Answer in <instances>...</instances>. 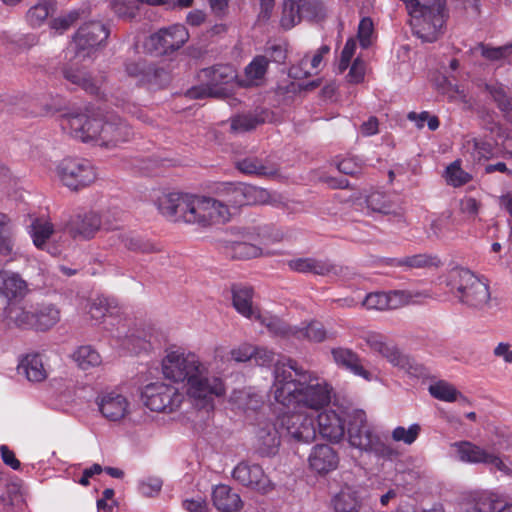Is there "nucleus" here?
Listing matches in <instances>:
<instances>
[{
  "label": "nucleus",
  "mask_w": 512,
  "mask_h": 512,
  "mask_svg": "<svg viewBox=\"0 0 512 512\" xmlns=\"http://www.w3.org/2000/svg\"><path fill=\"white\" fill-rule=\"evenodd\" d=\"M439 260L437 257L428 254H416L404 257V270L420 269L430 266H437Z\"/></svg>",
  "instance_id": "obj_56"
},
{
  "label": "nucleus",
  "mask_w": 512,
  "mask_h": 512,
  "mask_svg": "<svg viewBox=\"0 0 512 512\" xmlns=\"http://www.w3.org/2000/svg\"><path fill=\"white\" fill-rule=\"evenodd\" d=\"M337 168L343 174L354 176L361 172L362 162L355 157H347L338 162Z\"/></svg>",
  "instance_id": "obj_63"
},
{
  "label": "nucleus",
  "mask_w": 512,
  "mask_h": 512,
  "mask_svg": "<svg viewBox=\"0 0 512 512\" xmlns=\"http://www.w3.org/2000/svg\"><path fill=\"white\" fill-rule=\"evenodd\" d=\"M455 458L463 463L484 464L512 476V464H508L507 457H501L499 453L481 447L471 441H458L450 445Z\"/></svg>",
  "instance_id": "obj_7"
},
{
  "label": "nucleus",
  "mask_w": 512,
  "mask_h": 512,
  "mask_svg": "<svg viewBox=\"0 0 512 512\" xmlns=\"http://www.w3.org/2000/svg\"><path fill=\"white\" fill-rule=\"evenodd\" d=\"M445 179L449 185L459 187L468 183L471 176L461 168L460 161L456 160L446 168Z\"/></svg>",
  "instance_id": "obj_53"
},
{
  "label": "nucleus",
  "mask_w": 512,
  "mask_h": 512,
  "mask_svg": "<svg viewBox=\"0 0 512 512\" xmlns=\"http://www.w3.org/2000/svg\"><path fill=\"white\" fill-rule=\"evenodd\" d=\"M112 8L121 18H133L135 16L136 6L132 0H113Z\"/></svg>",
  "instance_id": "obj_62"
},
{
  "label": "nucleus",
  "mask_w": 512,
  "mask_h": 512,
  "mask_svg": "<svg viewBox=\"0 0 512 512\" xmlns=\"http://www.w3.org/2000/svg\"><path fill=\"white\" fill-rule=\"evenodd\" d=\"M107 312L108 303L106 298L97 297L90 303L88 313L92 319L99 321L105 317Z\"/></svg>",
  "instance_id": "obj_64"
},
{
  "label": "nucleus",
  "mask_w": 512,
  "mask_h": 512,
  "mask_svg": "<svg viewBox=\"0 0 512 512\" xmlns=\"http://www.w3.org/2000/svg\"><path fill=\"white\" fill-rule=\"evenodd\" d=\"M225 392L224 381L218 376H209L208 367L204 363L187 382V395L201 407L210 405L216 397L223 396Z\"/></svg>",
  "instance_id": "obj_10"
},
{
  "label": "nucleus",
  "mask_w": 512,
  "mask_h": 512,
  "mask_svg": "<svg viewBox=\"0 0 512 512\" xmlns=\"http://www.w3.org/2000/svg\"><path fill=\"white\" fill-rule=\"evenodd\" d=\"M254 350L252 360L256 365L268 367L274 362L275 353L272 350L263 346H254Z\"/></svg>",
  "instance_id": "obj_61"
},
{
  "label": "nucleus",
  "mask_w": 512,
  "mask_h": 512,
  "mask_svg": "<svg viewBox=\"0 0 512 512\" xmlns=\"http://www.w3.org/2000/svg\"><path fill=\"white\" fill-rule=\"evenodd\" d=\"M73 359L82 370H89L102 364V357L91 345H83L73 353Z\"/></svg>",
  "instance_id": "obj_45"
},
{
  "label": "nucleus",
  "mask_w": 512,
  "mask_h": 512,
  "mask_svg": "<svg viewBox=\"0 0 512 512\" xmlns=\"http://www.w3.org/2000/svg\"><path fill=\"white\" fill-rule=\"evenodd\" d=\"M329 50L330 49L327 45L321 46L311 59L304 57L300 62L301 67H306L308 64H310V66H311L310 70H305L303 72V74H301L298 71V68L292 67L290 74L295 78L308 77V76L315 74L318 71L320 64L323 60V55L327 54L329 52Z\"/></svg>",
  "instance_id": "obj_49"
},
{
  "label": "nucleus",
  "mask_w": 512,
  "mask_h": 512,
  "mask_svg": "<svg viewBox=\"0 0 512 512\" xmlns=\"http://www.w3.org/2000/svg\"><path fill=\"white\" fill-rule=\"evenodd\" d=\"M54 233V225L45 218H36L29 227V234L33 244L38 249H46L48 239Z\"/></svg>",
  "instance_id": "obj_41"
},
{
  "label": "nucleus",
  "mask_w": 512,
  "mask_h": 512,
  "mask_svg": "<svg viewBox=\"0 0 512 512\" xmlns=\"http://www.w3.org/2000/svg\"><path fill=\"white\" fill-rule=\"evenodd\" d=\"M314 415L303 410H291L277 417V427L283 438L299 443H309L316 438Z\"/></svg>",
  "instance_id": "obj_9"
},
{
  "label": "nucleus",
  "mask_w": 512,
  "mask_h": 512,
  "mask_svg": "<svg viewBox=\"0 0 512 512\" xmlns=\"http://www.w3.org/2000/svg\"><path fill=\"white\" fill-rule=\"evenodd\" d=\"M266 227L264 228H257L256 233H248L246 240L235 242L233 245V251L235 257L241 258V259H250L255 258L261 255V249L250 242L248 240H255L256 237L258 238H265V232Z\"/></svg>",
  "instance_id": "obj_44"
},
{
  "label": "nucleus",
  "mask_w": 512,
  "mask_h": 512,
  "mask_svg": "<svg viewBox=\"0 0 512 512\" xmlns=\"http://www.w3.org/2000/svg\"><path fill=\"white\" fill-rule=\"evenodd\" d=\"M54 12L52 0H42L27 12V21L33 27L40 26Z\"/></svg>",
  "instance_id": "obj_48"
},
{
  "label": "nucleus",
  "mask_w": 512,
  "mask_h": 512,
  "mask_svg": "<svg viewBox=\"0 0 512 512\" xmlns=\"http://www.w3.org/2000/svg\"><path fill=\"white\" fill-rule=\"evenodd\" d=\"M232 302L236 311L243 317L252 319L258 313V310L253 306V289L251 287L233 286Z\"/></svg>",
  "instance_id": "obj_31"
},
{
  "label": "nucleus",
  "mask_w": 512,
  "mask_h": 512,
  "mask_svg": "<svg viewBox=\"0 0 512 512\" xmlns=\"http://www.w3.org/2000/svg\"><path fill=\"white\" fill-rule=\"evenodd\" d=\"M15 224L13 220L5 213H0V256L6 259V262H12L18 259L19 253L15 250Z\"/></svg>",
  "instance_id": "obj_24"
},
{
  "label": "nucleus",
  "mask_w": 512,
  "mask_h": 512,
  "mask_svg": "<svg viewBox=\"0 0 512 512\" xmlns=\"http://www.w3.org/2000/svg\"><path fill=\"white\" fill-rule=\"evenodd\" d=\"M409 300L410 297L405 291L394 290L388 293H369L363 300L362 304L367 309L386 310L397 309L407 304Z\"/></svg>",
  "instance_id": "obj_22"
},
{
  "label": "nucleus",
  "mask_w": 512,
  "mask_h": 512,
  "mask_svg": "<svg viewBox=\"0 0 512 512\" xmlns=\"http://www.w3.org/2000/svg\"><path fill=\"white\" fill-rule=\"evenodd\" d=\"M17 372L31 382H41L47 377L42 359L37 354L26 355L18 364Z\"/></svg>",
  "instance_id": "obj_34"
},
{
  "label": "nucleus",
  "mask_w": 512,
  "mask_h": 512,
  "mask_svg": "<svg viewBox=\"0 0 512 512\" xmlns=\"http://www.w3.org/2000/svg\"><path fill=\"white\" fill-rule=\"evenodd\" d=\"M339 464L337 451L328 444H316L308 456V466L318 475H327L334 471Z\"/></svg>",
  "instance_id": "obj_19"
},
{
  "label": "nucleus",
  "mask_w": 512,
  "mask_h": 512,
  "mask_svg": "<svg viewBox=\"0 0 512 512\" xmlns=\"http://www.w3.org/2000/svg\"><path fill=\"white\" fill-rule=\"evenodd\" d=\"M188 39L189 33L185 26L174 24L151 35L146 45L159 54H166L181 48Z\"/></svg>",
  "instance_id": "obj_17"
},
{
  "label": "nucleus",
  "mask_w": 512,
  "mask_h": 512,
  "mask_svg": "<svg viewBox=\"0 0 512 512\" xmlns=\"http://www.w3.org/2000/svg\"><path fill=\"white\" fill-rule=\"evenodd\" d=\"M348 440L352 447L374 453L383 459H392L397 453L374 432L363 411H356L348 428Z\"/></svg>",
  "instance_id": "obj_5"
},
{
  "label": "nucleus",
  "mask_w": 512,
  "mask_h": 512,
  "mask_svg": "<svg viewBox=\"0 0 512 512\" xmlns=\"http://www.w3.org/2000/svg\"><path fill=\"white\" fill-rule=\"evenodd\" d=\"M408 119L415 123L416 127L422 129L427 122V126L431 131H435L439 127V120L436 116H431L428 112L421 113L410 112Z\"/></svg>",
  "instance_id": "obj_59"
},
{
  "label": "nucleus",
  "mask_w": 512,
  "mask_h": 512,
  "mask_svg": "<svg viewBox=\"0 0 512 512\" xmlns=\"http://www.w3.org/2000/svg\"><path fill=\"white\" fill-rule=\"evenodd\" d=\"M319 434L331 441L339 442L345 434L344 420L334 410H325L317 415Z\"/></svg>",
  "instance_id": "obj_23"
},
{
  "label": "nucleus",
  "mask_w": 512,
  "mask_h": 512,
  "mask_svg": "<svg viewBox=\"0 0 512 512\" xmlns=\"http://www.w3.org/2000/svg\"><path fill=\"white\" fill-rule=\"evenodd\" d=\"M254 319L260 321L268 330L277 336L292 335L293 329L288 327L281 319L274 316H262L259 312Z\"/></svg>",
  "instance_id": "obj_54"
},
{
  "label": "nucleus",
  "mask_w": 512,
  "mask_h": 512,
  "mask_svg": "<svg viewBox=\"0 0 512 512\" xmlns=\"http://www.w3.org/2000/svg\"><path fill=\"white\" fill-rule=\"evenodd\" d=\"M421 426L417 423L410 425L408 428L397 426L392 431V439L395 442H403L407 445L413 444L419 437Z\"/></svg>",
  "instance_id": "obj_55"
},
{
  "label": "nucleus",
  "mask_w": 512,
  "mask_h": 512,
  "mask_svg": "<svg viewBox=\"0 0 512 512\" xmlns=\"http://www.w3.org/2000/svg\"><path fill=\"white\" fill-rule=\"evenodd\" d=\"M109 31L104 24L100 22L86 23L77 31L73 48L75 57L84 60L90 57L98 46H100L108 37Z\"/></svg>",
  "instance_id": "obj_16"
},
{
  "label": "nucleus",
  "mask_w": 512,
  "mask_h": 512,
  "mask_svg": "<svg viewBox=\"0 0 512 512\" xmlns=\"http://www.w3.org/2000/svg\"><path fill=\"white\" fill-rule=\"evenodd\" d=\"M291 270L300 273H314L317 275H328L334 271V266L327 261L314 258H297L288 261Z\"/></svg>",
  "instance_id": "obj_38"
},
{
  "label": "nucleus",
  "mask_w": 512,
  "mask_h": 512,
  "mask_svg": "<svg viewBox=\"0 0 512 512\" xmlns=\"http://www.w3.org/2000/svg\"><path fill=\"white\" fill-rule=\"evenodd\" d=\"M161 213L173 221L200 227L223 224L230 220V209L219 198L188 194H170L160 203Z\"/></svg>",
  "instance_id": "obj_2"
},
{
  "label": "nucleus",
  "mask_w": 512,
  "mask_h": 512,
  "mask_svg": "<svg viewBox=\"0 0 512 512\" xmlns=\"http://www.w3.org/2000/svg\"><path fill=\"white\" fill-rule=\"evenodd\" d=\"M369 212L379 214H390L393 212V205L387 196L381 192L370 193L364 201Z\"/></svg>",
  "instance_id": "obj_51"
},
{
  "label": "nucleus",
  "mask_w": 512,
  "mask_h": 512,
  "mask_svg": "<svg viewBox=\"0 0 512 512\" xmlns=\"http://www.w3.org/2000/svg\"><path fill=\"white\" fill-rule=\"evenodd\" d=\"M126 72L128 75L138 78L141 83H150L160 78L164 70L147 64L145 61H138L126 64Z\"/></svg>",
  "instance_id": "obj_43"
},
{
  "label": "nucleus",
  "mask_w": 512,
  "mask_h": 512,
  "mask_svg": "<svg viewBox=\"0 0 512 512\" xmlns=\"http://www.w3.org/2000/svg\"><path fill=\"white\" fill-rule=\"evenodd\" d=\"M336 512H358L361 507L358 491L349 485H345L332 500Z\"/></svg>",
  "instance_id": "obj_36"
},
{
  "label": "nucleus",
  "mask_w": 512,
  "mask_h": 512,
  "mask_svg": "<svg viewBox=\"0 0 512 512\" xmlns=\"http://www.w3.org/2000/svg\"><path fill=\"white\" fill-rule=\"evenodd\" d=\"M117 237L126 249L135 253L152 254L161 251L157 244L134 232H121L117 234Z\"/></svg>",
  "instance_id": "obj_35"
},
{
  "label": "nucleus",
  "mask_w": 512,
  "mask_h": 512,
  "mask_svg": "<svg viewBox=\"0 0 512 512\" xmlns=\"http://www.w3.org/2000/svg\"><path fill=\"white\" fill-rule=\"evenodd\" d=\"M331 354L334 362L353 373L356 376L362 377L363 379L370 381L372 374L362 365L360 357L351 349L348 348H333Z\"/></svg>",
  "instance_id": "obj_25"
},
{
  "label": "nucleus",
  "mask_w": 512,
  "mask_h": 512,
  "mask_svg": "<svg viewBox=\"0 0 512 512\" xmlns=\"http://www.w3.org/2000/svg\"><path fill=\"white\" fill-rule=\"evenodd\" d=\"M272 393L275 401L289 410L319 412L331 402L333 387L289 359L276 364Z\"/></svg>",
  "instance_id": "obj_1"
},
{
  "label": "nucleus",
  "mask_w": 512,
  "mask_h": 512,
  "mask_svg": "<svg viewBox=\"0 0 512 512\" xmlns=\"http://www.w3.org/2000/svg\"><path fill=\"white\" fill-rule=\"evenodd\" d=\"M212 500L214 506L221 512H238L242 505L240 496L224 484L214 488Z\"/></svg>",
  "instance_id": "obj_30"
},
{
  "label": "nucleus",
  "mask_w": 512,
  "mask_h": 512,
  "mask_svg": "<svg viewBox=\"0 0 512 512\" xmlns=\"http://www.w3.org/2000/svg\"><path fill=\"white\" fill-rule=\"evenodd\" d=\"M101 118L86 113H68L61 118V127L73 138L82 142L98 141Z\"/></svg>",
  "instance_id": "obj_15"
},
{
  "label": "nucleus",
  "mask_w": 512,
  "mask_h": 512,
  "mask_svg": "<svg viewBox=\"0 0 512 512\" xmlns=\"http://www.w3.org/2000/svg\"><path fill=\"white\" fill-rule=\"evenodd\" d=\"M411 17L412 33L422 43L438 41L446 31L449 10L446 0H403Z\"/></svg>",
  "instance_id": "obj_3"
},
{
  "label": "nucleus",
  "mask_w": 512,
  "mask_h": 512,
  "mask_svg": "<svg viewBox=\"0 0 512 512\" xmlns=\"http://www.w3.org/2000/svg\"><path fill=\"white\" fill-rule=\"evenodd\" d=\"M268 64L267 57H255L245 68V78L241 81V84L244 86L258 85L267 71Z\"/></svg>",
  "instance_id": "obj_46"
},
{
  "label": "nucleus",
  "mask_w": 512,
  "mask_h": 512,
  "mask_svg": "<svg viewBox=\"0 0 512 512\" xmlns=\"http://www.w3.org/2000/svg\"><path fill=\"white\" fill-rule=\"evenodd\" d=\"M64 79L72 85H75L91 95H98L100 91L99 83L83 68L67 66L62 70Z\"/></svg>",
  "instance_id": "obj_29"
},
{
  "label": "nucleus",
  "mask_w": 512,
  "mask_h": 512,
  "mask_svg": "<svg viewBox=\"0 0 512 512\" xmlns=\"http://www.w3.org/2000/svg\"><path fill=\"white\" fill-rule=\"evenodd\" d=\"M9 323L22 329H35L34 307L27 308L17 304H9L5 309Z\"/></svg>",
  "instance_id": "obj_37"
},
{
  "label": "nucleus",
  "mask_w": 512,
  "mask_h": 512,
  "mask_svg": "<svg viewBox=\"0 0 512 512\" xmlns=\"http://www.w3.org/2000/svg\"><path fill=\"white\" fill-rule=\"evenodd\" d=\"M203 85L192 87L187 95L192 99L204 97H226L230 95L237 79V73L233 66L216 65L203 69L199 74Z\"/></svg>",
  "instance_id": "obj_4"
},
{
  "label": "nucleus",
  "mask_w": 512,
  "mask_h": 512,
  "mask_svg": "<svg viewBox=\"0 0 512 512\" xmlns=\"http://www.w3.org/2000/svg\"><path fill=\"white\" fill-rule=\"evenodd\" d=\"M162 480L157 477H148L139 482V492L147 497L154 496L160 492Z\"/></svg>",
  "instance_id": "obj_60"
},
{
  "label": "nucleus",
  "mask_w": 512,
  "mask_h": 512,
  "mask_svg": "<svg viewBox=\"0 0 512 512\" xmlns=\"http://www.w3.org/2000/svg\"><path fill=\"white\" fill-rule=\"evenodd\" d=\"M268 118L269 112L265 109L239 114L231 119V129L237 133L248 132L265 123Z\"/></svg>",
  "instance_id": "obj_32"
},
{
  "label": "nucleus",
  "mask_w": 512,
  "mask_h": 512,
  "mask_svg": "<svg viewBox=\"0 0 512 512\" xmlns=\"http://www.w3.org/2000/svg\"><path fill=\"white\" fill-rule=\"evenodd\" d=\"M202 363L193 352L183 349L169 350L162 359V373L166 379L175 383H187Z\"/></svg>",
  "instance_id": "obj_11"
},
{
  "label": "nucleus",
  "mask_w": 512,
  "mask_h": 512,
  "mask_svg": "<svg viewBox=\"0 0 512 512\" xmlns=\"http://www.w3.org/2000/svg\"><path fill=\"white\" fill-rule=\"evenodd\" d=\"M254 345L244 342L232 348L229 352V360L236 363H245L252 360Z\"/></svg>",
  "instance_id": "obj_58"
},
{
  "label": "nucleus",
  "mask_w": 512,
  "mask_h": 512,
  "mask_svg": "<svg viewBox=\"0 0 512 512\" xmlns=\"http://www.w3.org/2000/svg\"><path fill=\"white\" fill-rule=\"evenodd\" d=\"M281 438H283V435L280 434L279 427H277V420L273 424H264L256 433L258 452L262 456L276 454Z\"/></svg>",
  "instance_id": "obj_26"
},
{
  "label": "nucleus",
  "mask_w": 512,
  "mask_h": 512,
  "mask_svg": "<svg viewBox=\"0 0 512 512\" xmlns=\"http://www.w3.org/2000/svg\"><path fill=\"white\" fill-rule=\"evenodd\" d=\"M383 356L395 367H398L410 375L417 376L422 373V367L409 356L401 353L396 347L390 346Z\"/></svg>",
  "instance_id": "obj_40"
},
{
  "label": "nucleus",
  "mask_w": 512,
  "mask_h": 512,
  "mask_svg": "<svg viewBox=\"0 0 512 512\" xmlns=\"http://www.w3.org/2000/svg\"><path fill=\"white\" fill-rule=\"evenodd\" d=\"M430 394L441 401L454 402L458 398H463L461 392H459L452 384L446 381H438L429 386Z\"/></svg>",
  "instance_id": "obj_50"
},
{
  "label": "nucleus",
  "mask_w": 512,
  "mask_h": 512,
  "mask_svg": "<svg viewBox=\"0 0 512 512\" xmlns=\"http://www.w3.org/2000/svg\"><path fill=\"white\" fill-rule=\"evenodd\" d=\"M142 399L151 411L172 413L181 406L184 395L173 385L155 382L144 387Z\"/></svg>",
  "instance_id": "obj_12"
},
{
  "label": "nucleus",
  "mask_w": 512,
  "mask_h": 512,
  "mask_svg": "<svg viewBox=\"0 0 512 512\" xmlns=\"http://www.w3.org/2000/svg\"><path fill=\"white\" fill-rule=\"evenodd\" d=\"M101 133L99 143L104 146H116L126 142L132 136L131 128L119 116L111 115L106 120H101Z\"/></svg>",
  "instance_id": "obj_20"
},
{
  "label": "nucleus",
  "mask_w": 512,
  "mask_h": 512,
  "mask_svg": "<svg viewBox=\"0 0 512 512\" xmlns=\"http://www.w3.org/2000/svg\"><path fill=\"white\" fill-rule=\"evenodd\" d=\"M232 477L241 485L261 493H267L273 488L269 477L258 464L240 462L233 469Z\"/></svg>",
  "instance_id": "obj_18"
},
{
  "label": "nucleus",
  "mask_w": 512,
  "mask_h": 512,
  "mask_svg": "<svg viewBox=\"0 0 512 512\" xmlns=\"http://www.w3.org/2000/svg\"><path fill=\"white\" fill-rule=\"evenodd\" d=\"M276 198V195L271 194L264 188L242 183V206L257 204L275 205L277 203Z\"/></svg>",
  "instance_id": "obj_39"
},
{
  "label": "nucleus",
  "mask_w": 512,
  "mask_h": 512,
  "mask_svg": "<svg viewBox=\"0 0 512 512\" xmlns=\"http://www.w3.org/2000/svg\"><path fill=\"white\" fill-rule=\"evenodd\" d=\"M28 293V284L19 273L0 270V295L8 300L23 298Z\"/></svg>",
  "instance_id": "obj_27"
},
{
  "label": "nucleus",
  "mask_w": 512,
  "mask_h": 512,
  "mask_svg": "<svg viewBox=\"0 0 512 512\" xmlns=\"http://www.w3.org/2000/svg\"><path fill=\"white\" fill-rule=\"evenodd\" d=\"M326 17L322 0H284L281 26L289 30L302 20L321 21Z\"/></svg>",
  "instance_id": "obj_13"
},
{
  "label": "nucleus",
  "mask_w": 512,
  "mask_h": 512,
  "mask_svg": "<svg viewBox=\"0 0 512 512\" xmlns=\"http://www.w3.org/2000/svg\"><path fill=\"white\" fill-rule=\"evenodd\" d=\"M35 329L46 331L55 326L61 318L60 309L52 303H41L34 307Z\"/></svg>",
  "instance_id": "obj_33"
},
{
  "label": "nucleus",
  "mask_w": 512,
  "mask_h": 512,
  "mask_svg": "<svg viewBox=\"0 0 512 512\" xmlns=\"http://www.w3.org/2000/svg\"><path fill=\"white\" fill-rule=\"evenodd\" d=\"M481 55L490 62L503 66L512 60V45L491 47L483 43L478 44Z\"/></svg>",
  "instance_id": "obj_47"
},
{
  "label": "nucleus",
  "mask_w": 512,
  "mask_h": 512,
  "mask_svg": "<svg viewBox=\"0 0 512 512\" xmlns=\"http://www.w3.org/2000/svg\"><path fill=\"white\" fill-rule=\"evenodd\" d=\"M56 175L60 182L72 191L91 185L97 178L94 165L87 159L67 157L56 165Z\"/></svg>",
  "instance_id": "obj_8"
},
{
  "label": "nucleus",
  "mask_w": 512,
  "mask_h": 512,
  "mask_svg": "<svg viewBox=\"0 0 512 512\" xmlns=\"http://www.w3.org/2000/svg\"><path fill=\"white\" fill-rule=\"evenodd\" d=\"M466 152L470 154L473 160L480 161L481 159L488 158L491 154V147L489 144L478 141L476 139L468 140L465 145Z\"/></svg>",
  "instance_id": "obj_57"
},
{
  "label": "nucleus",
  "mask_w": 512,
  "mask_h": 512,
  "mask_svg": "<svg viewBox=\"0 0 512 512\" xmlns=\"http://www.w3.org/2000/svg\"><path fill=\"white\" fill-rule=\"evenodd\" d=\"M118 227L117 223H112L108 219L103 220L95 211H85L72 216L66 225V230L73 238L89 240L101 229L113 231Z\"/></svg>",
  "instance_id": "obj_14"
},
{
  "label": "nucleus",
  "mask_w": 512,
  "mask_h": 512,
  "mask_svg": "<svg viewBox=\"0 0 512 512\" xmlns=\"http://www.w3.org/2000/svg\"><path fill=\"white\" fill-rule=\"evenodd\" d=\"M451 281L462 303L477 309H484L489 305L488 284L470 270L465 268L454 270Z\"/></svg>",
  "instance_id": "obj_6"
},
{
  "label": "nucleus",
  "mask_w": 512,
  "mask_h": 512,
  "mask_svg": "<svg viewBox=\"0 0 512 512\" xmlns=\"http://www.w3.org/2000/svg\"><path fill=\"white\" fill-rule=\"evenodd\" d=\"M97 405L103 417L110 421L121 420L130 411V403L127 398L116 391L98 396Z\"/></svg>",
  "instance_id": "obj_21"
},
{
  "label": "nucleus",
  "mask_w": 512,
  "mask_h": 512,
  "mask_svg": "<svg viewBox=\"0 0 512 512\" xmlns=\"http://www.w3.org/2000/svg\"><path fill=\"white\" fill-rule=\"evenodd\" d=\"M236 168L243 174L272 177L278 172V167L268 159L255 156L245 157L236 163Z\"/></svg>",
  "instance_id": "obj_28"
},
{
  "label": "nucleus",
  "mask_w": 512,
  "mask_h": 512,
  "mask_svg": "<svg viewBox=\"0 0 512 512\" xmlns=\"http://www.w3.org/2000/svg\"><path fill=\"white\" fill-rule=\"evenodd\" d=\"M217 197L223 201L227 207L242 206V183L223 182L217 185L215 189Z\"/></svg>",
  "instance_id": "obj_42"
},
{
  "label": "nucleus",
  "mask_w": 512,
  "mask_h": 512,
  "mask_svg": "<svg viewBox=\"0 0 512 512\" xmlns=\"http://www.w3.org/2000/svg\"><path fill=\"white\" fill-rule=\"evenodd\" d=\"M292 335L297 339H307L313 342H321L326 338V331L319 322H311L304 328H293Z\"/></svg>",
  "instance_id": "obj_52"
}]
</instances>
